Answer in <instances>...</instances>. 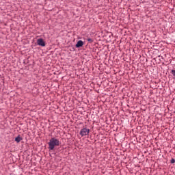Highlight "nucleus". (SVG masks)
<instances>
[{"mask_svg": "<svg viewBox=\"0 0 175 175\" xmlns=\"http://www.w3.org/2000/svg\"><path fill=\"white\" fill-rule=\"evenodd\" d=\"M37 44H38V46H42V47H44V46H46V42H44V40H43L42 38H38L37 40Z\"/></svg>", "mask_w": 175, "mask_h": 175, "instance_id": "obj_3", "label": "nucleus"}, {"mask_svg": "<svg viewBox=\"0 0 175 175\" xmlns=\"http://www.w3.org/2000/svg\"><path fill=\"white\" fill-rule=\"evenodd\" d=\"M48 144H49V150L53 151V150H54L55 147H58L59 144H61V142H59V139L55 137H52L49 140V142L48 143Z\"/></svg>", "mask_w": 175, "mask_h": 175, "instance_id": "obj_1", "label": "nucleus"}, {"mask_svg": "<svg viewBox=\"0 0 175 175\" xmlns=\"http://www.w3.org/2000/svg\"><path fill=\"white\" fill-rule=\"evenodd\" d=\"M171 163H175V159H172L171 160Z\"/></svg>", "mask_w": 175, "mask_h": 175, "instance_id": "obj_7", "label": "nucleus"}, {"mask_svg": "<svg viewBox=\"0 0 175 175\" xmlns=\"http://www.w3.org/2000/svg\"><path fill=\"white\" fill-rule=\"evenodd\" d=\"M79 134L81 136H87L90 134V129L84 127L82 129H81Z\"/></svg>", "mask_w": 175, "mask_h": 175, "instance_id": "obj_2", "label": "nucleus"}, {"mask_svg": "<svg viewBox=\"0 0 175 175\" xmlns=\"http://www.w3.org/2000/svg\"><path fill=\"white\" fill-rule=\"evenodd\" d=\"M83 45H84V42L82 40H79L76 44V47L77 48L83 47Z\"/></svg>", "mask_w": 175, "mask_h": 175, "instance_id": "obj_4", "label": "nucleus"}, {"mask_svg": "<svg viewBox=\"0 0 175 175\" xmlns=\"http://www.w3.org/2000/svg\"><path fill=\"white\" fill-rule=\"evenodd\" d=\"M88 41L90 42V43H92V39L88 38Z\"/></svg>", "mask_w": 175, "mask_h": 175, "instance_id": "obj_6", "label": "nucleus"}, {"mask_svg": "<svg viewBox=\"0 0 175 175\" xmlns=\"http://www.w3.org/2000/svg\"><path fill=\"white\" fill-rule=\"evenodd\" d=\"M21 140H23V138H21V137H20V135H18V137H16L15 138V142H16V143H20L21 142Z\"/></svg>", "mask_w": 175, "mask_h": 175, "instance_id": "obj_5", "label": "nucleus"}]
</instances>
